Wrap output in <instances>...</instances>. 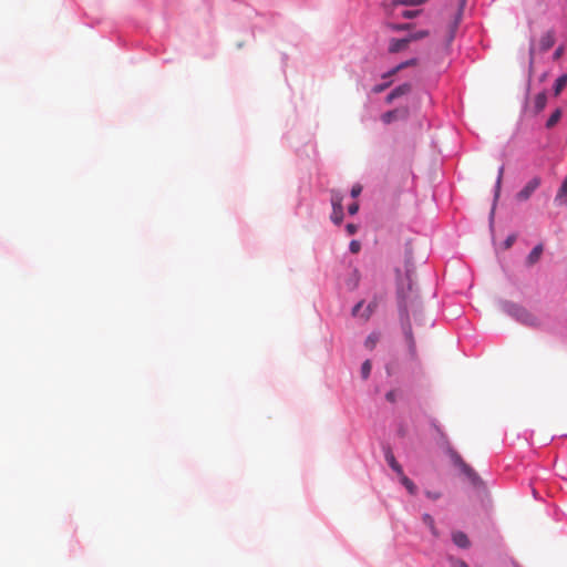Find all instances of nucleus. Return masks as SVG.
I'll return each mask as SVG.
<instances>
[{
	"instance_id": "f257e3e1",
	"label": "nucleus",
	"mask_w": 567,
	"mask_h": 567,
	"mask_svg": "<svg viewBox=\"0 0 567 567\" xmlns=\"http://www.w3.org/2000/svg\"><path fill=\"white\" fill-rule=\"evenodd\" d=\"M450 457L453 464L460 468V471L473 483L476 484L480 481L478 475L475 473V471L464 462V460L461 457V455L455 452H450Z\"/></svg>"
},
{
	"instance_id": "f03ea898",
	"label": "nucleus",
	"mask_w": 567,
	"mask_h": 567,
	"mask_svg": "<svg viewBox=\"0 0 567 567\" xmlns=\"http://www.w3.org/2000/svg\"><path fill=\"white\" fill-rule=\"evenodd\" d=\"M342 200H343V196L340 192L331 190V205H332L331 220L336 225H340L343 220Z\"/></svg>"
},
{
	"instance_id": "7ed1b4c3",
	"label": "nucleus",
	"mask_w": 567,
	"mask_h": 567,
	"mask_svg": "<svg viewBox=\"0 0 567 567\" xmlns=\"http://www.w3.org/2000/svg\"><path fill=\"white\" fill-rule=\"evenodd\" d=\"M540 178L533 177L523 188L517 193V199L520 202L527 200L532 194L539 187Z\"/></svg>"
},
{
	"instance_id": "20e7f679",
	"label": "nucleus",
	"mask_w": 567,
	"mask_h": 567,
	"mask_svg": "<svg viewBox=\"0 0 567 567\" xmlns=\"http://www.w3.org/2000/svg\"><path fill=\"white\" fill-rule=\"evenodd\" d=\"M513 316H515L520 322L528 324V326H536L537 324V318L526 311L523 308L519 307H513Z\"/></svg>"
},
{
	"instance_id": "39448f33",
	"label": "nucleus",
	"mask_w": 567,
	"mask_h": 567,
	"mask_svg": "<svg viewBox=\"0 0 567 567\" xmlns=\"http://www.w3.org/2000/svg\"><path fill=\"white\" fill-rule=\"evenodd\" d=\"M555 44V32L553 30L546 31L542 34L538 41V49L540 52L548 51Z\"/></svg>"
},
{
	"instance_id": "423d86ee",
	"label": "nucleus",
	"mask_w": 567,
	"mask_h": 567,
	"mask_svg": "<svg viewBox=\"0 0 567 567\" xmlns=\"http://www.w3.org/2000/svg\"><path fill=\"white\" fill-rule=\"evenodd\" d=\"M453 543L460 548H468L471 546V542L467 535L461 530H455L452 533Z\"/></svg>"
},
{
	"instance_id": "0eeeda50",
	"label": "nucleus",
	"mask_w": 567,
	"mask_h": 567,
	"mask_svg": "<svg viewBox=\"0 0 567 567\" xmlns=\"http://www.w3.org/2000/svg\"><path fill=\"white\" fill-rule=\"evenodd\" d=\"M409 44H410V41L408 40V38L391 39V41L389 43V52L390 53H398L400 51L405 50Z\"/></svg>"
},
{
	"instance_id": "6e6552de",
	"label": "nucleus",
	"mask_w": 567,
	"mask_h": 567,
	"mask_svg": "<svg viewBox=\"0 0 567 567\" xmlns=\"http://www.w3.org/2000/svg\"><path fill=\"white\" fill-rule=\"evenodd\" d=\"M411 91V84L404 83L396 86L388 96L386 102L391 103L393 100L408 94Z\"/></svg>"
},
{
	"instance_id": "1a4fd4ad",
	"label": "nucleus",
	"mask_w": 567,
	"mask_h": 567,
	"mask_svg": "<svg viewBox=\"0 0 567 567\" xmlns=\"http://www.w3.org/2000/svg\"><path fill=\"white\" fill-rule=\"evenodd\" d=\"M404 334H405V338H406V341H408V347H409L410 355H411L412 359H415L416 358V346H415V341H414V338H413L412 329H411L410 326H408L404 329Z\"/></svg>"
},
{
	"instance_id": "9d476101",
	"label": "nucleus",
	"mask_w": 567,
	"mask_h": 567,
	"mask_svg": "<svg viewBox=\"0 0 567 567\" xmlns=\"http://www.w3.org/2000/svg\"><path fill=\"white\" fill-rule=\"evenodd\" d=\"M555 202L558 205H567V176L556 194Z\"/></svg>"
},
{
	"instance_id": "9b49d317",
	"label": "nucleus",
	"mask_w": 567,
	"mask_h": 567,
	"mask_svg": "<svg viewBox=\"0 0 567 567\" xmlns=\"http://www.w3.org/2000/svg\"><path fill=\"white\" fill-rule=\"evenodd\" d=\"M416 64H417V59H410L405 62L398 64L395 68L390 70L386 74H384L383 78L392 76L403 69L409 68V66H414Z\"/></svg>"
},
{
	"instance_id": "f8f14e48",
	"label": "nucleus",
	"mask_w": 567,
	"mask_h": 567,
	"mask_svg": "<svg viewBox=\"0 0 567 567\" xmlns=\"http://www.w3.org/2000/svg\"><path fill=\"white\" fill-rule=\"evenodd\" d=\"M422 520L429 527V529L431 530V534L435 538H439L440 537V532H439V529L435 526L434 518L430 514H423Z\"/></svg>"
},
{
	"instance_id": "ddd939ff",
	"label": "nucleus",
	"mask_w": 567,
	"mask_h": 567,
	"mask_svg": "<svg viewBox=\"0 0 567 567\" xmlns=\"http://www.w3.org/2000/svg\"><path fill=\"white\" fill-rule=\"evenodd\" d=\"M542 254H543V245L539 244V245L535 246L533 248V250L529 252V255L527 257V264L529 266L536 264L540 259Z\"/></svg>"
},
{
	"instance_id": "4468645a",
	"label": "nucleus",
	"mask_w": 567,
	"mask_h": 567,
	"mask_svg": "<svg viewBox=\"0 0 567 567\" xmlns=\"http://www.w3.org/2000/svg\"><path fill=\"white\" fill-rule=\"evenodd\" d=\"M386 462L390 465V467L399 475L403 476V468L402 466L396 462L394 455L392 453H388L385 455Z\"/></svg>"
},
{
	"instance_id": "2eb2a0df",
	"label": "nucleus",
	"mask_w": 567,
	"mask_h": 567,
	"mask_svg": "<svg viewBox=\"0 0 567 567\" xmlns=\"http://www.w3.org/2000/svg\"><path fill=\"white\" fill-rule=\"evenodd\" d=\"M566 85H567V74H563L555 82V85H554L555 96H558L561 93V91L565 89Z\"/></svg>"
},
{
	"instance_id": "dca6fc26",
	"label": "nucleus",
	"mask_w": 567,
	"mask_h": 567,
	"mask_svg": "<svg viewBox=\"0 0 567 567\" xmlns=\"http://www.w3.org/2000/svg\"><path fill=\"white\" fill-rule=\"evenodd\" d=\"M547 104V95L545 92H540L535 96V110L536 112H540L545 109Z\"/></svg>"
},
{
	"instance_id": "f3484780",
	"label": "nucleus",
	"mask_w": 567,
	"mask_h": 567,
	"mask_svg": "<svg viewBox=\"0 0 567 567\" xmlns=\"http://www.w3.org/2000/svg\"><path fill=\"white\" fill-rule=\"evenodd\" d=\"M380 338L381 334L379 332H372L371 334H369L364 342L365 348H368L369 350H373L378 342L380 341Z\"/></svg>"
},
{
	"instance_id": "a211bd4d",
	"label": "nucleus",
	"mask_w": 567,
	"mask_h": 567,
	"mask_svg": "<svg viewBox=\"0 0 567 567\" xmlns=\"http://www.w3.org/2000/svg\"><path fill=\"white\" fill-rule=\"evenodd\" d=\"M561 117V110L560 109H556L551 115L549 116V118L547 120L546 122V127L547 128H551L554 127L560 120Z\"/></svg>"
},
{
	"instance_id": "6ab92c4d",
	"label": "nucleus",
	"mask_w": 567,
	"mask_h": 567,
	"mask_svg": "<svg viewBox=\"0 0 567 567\" xmlns=\"http://www.w3.org/2000/svg\"><path fill=\"white\" fill-rule=\"evenodd\" d=\"M399 298H400V309L405 316H408L409 297L404 293V291L402 289L399 290Z\"/></svg>"
},
{
	"instance_id": "aec40b11",
	"label": "nucleus",
	"mask_w": 567,
	"mask_h": 567,
	"mask_svg": "<svg viewBox=\"0 0 567 567\" xmlns=\"http://www.w3.org/2000/svg\"><path fill=\"white\" fill-rule=\"evenodd\" d=\"M398 110L388 111L381 116V120L384 124H390L398 118Z\"/></svg>"
},
{
	"instance_id": "412c9836",
	"label": "nucleus",
	"mask_w": 567,
	"mask_h": 567,
	"mask_svg": "<svg viewBox=\"0 0 567 567\" xmlns=\"http://www.w3.org/2000/svg\"><path fill=\"white\" fill-rule=\"evenodd\" d=\"M400 477H401V483L405 486L408 492L411 495H414L416 493V486L414 485V483L409 477H406L404 474H403V476H400Z\"/></svg>"
},
{
	"instance_id": "4be33fe9",
	"label": "nucleus",
	"mask_w": 567,
	"mask_h": 567,
	"mask_svg": "<svg viewBox=\"0 0 567 567\" xmlns=\"http://www.w3.org/2000/svg\"><path fill=\"white\" fill-rule=\"evenodd\" d=\"M427 0H393L392 6L396 7L399 4L403 6H420L425 3Z\"/></svg>"
},
{
	"instance_id": "5701e85b",
	"label": "nucleus",
	"mask_w": 567,
	"mask_h": 567,
	"mask_svg": "<svg viewBox=\"0 0 567 567\" xmlns=\"http://www.w3.org/2000/svg\"><path fill=\"white\" fill-rule=\"evenodd\" d=\"M372 364L370 360H365L361 365V377L367 380L370 377Z\"/></svg>"
},
{
	"instance_id": "b1692460",
	"label": "nucleus",
	"mask_w": 567,
	"mask_h": 567,
	"mask_svg": "<svg viewBox=\"0 0 567 567\" xmlns=\"http://www.w3.org/2000/svg\"><path fill=\"white\" fill-rule=\"evenodd\" d=\"M429 35V31L426 30H421V31H417V32H414V33H411L409 34L406 38L408 40L410 41V43L412 41H417V40H421L423 38H426Z\"/></svg>"
},
{
	"instance_id": "393cba45",
	"label": "nucleus",
	"mask_w": 567,
	"mask_h": 567,
	"mask_svg": "<svg viewBox=\"0 0 567 567\" xmlns=\"http://www.w3.org/2000/svg\"><path fill=\"white\" fill-rule=\"evenodd\" d=\"M461 10L458 11L454 22L452 23L451 25V31H450V38H449V41H452L453 38H454V33H455V30L457 29V25H458V22H460V19H461Z\"/></svg>"
},
{
	"instance_id": "a878e982",
	"label": "nucleus",
	"mask_w": 567,
	"mask_h": 567,
	"mask_svg": "<svg viewBox=\"0 0 567 567\" xmlns=\"http://www.w3.org/2000/svg\"><path fill=\"white\" fill-rule=\"evenodd\" d=\"M449 561L452 567H470L464 560L455 558V557H449Z\"/></svg>"
},
{
	"instance_id": "bb28decb",
	"label": "nucleus",
	"mask_w": 567,
	"mask_h": 567,
	"mask_svg": "<svg viewBox=\"0 0 567 567\" xmlns=\"http://www.w3.org/2000/svg\"><path fill=\"white\" fill-rule=\"evenodd\" d=\"M375 308H377L375 302L369 303L364 313L362 315V317H364V319L368 320L370 318V316L373 313V311L375 310Z\"/></svg>"
},
{
	"instance_id": "cd10ccee",
	"label": "nucleus",
	"mask_w": 567,
	"mask_h": 567,
	"mask_svg": "<svg viewBox=\"0 0 567 567\" xmlns=\"http://www.w3.org/2000/svg\"><path fill=\"white\" fill-rule=\"evenodd\" d=\"M349 249L352 254H358L361 249V244L358 240H352L349 245Z\"/></svg>"
},
{
	"instance_id": "c85d7f7f",
	"label": "nucleus",
	"mask_w": 567,
	"mask_h": 567,
	"mask_svg": "<svg viewBox=\"0 0 567 567\" xmlns=\"http://www.w3.org/2000/svg\"><path fill=\"white\" fill-rule=\"evenodd\" d=\"M419 13V10H405L402 12V17L405 19H412L415 18Z\"/></svg>"
},
{
	"instance_id": "c756f323",
	"label": "nucleus",
	"mask_w": 567,
	"mask_h": 567,
	"mask_svg": "<svg viewBox=\"0 0 567 567\" xmlns=\"http://www.w3.org/2000/svg\"><path fill=\"white\" fill-rule=\"evenodd\" d=\"M503 174H504V167L502 166L499 168V171H498V176H497V181H496V196H498V192H499V188H501Z\"/></svg>"
},
{
	"instance_id": "7c9ffc66",
	"label": "nucleus",
	"mask_w": 567,
	"mask_h": 567,
	"mask_svg": "<svg viewBox=\"0 0 567 567\" xmlns=\"http://www.w3.org/2000/svg\"><path fill=\"white\" fill-rule=\"evenodd\" d=\"M346 229H347V233H348L349 235H354V234L357 233V230H358V227H357V225H354V224H348V225L346 226Z\"/></svg>"
},
{
	"instance_id": "2f4dec72",
	"label": "nucleus",
	"mask_w": 567,
	"mask_h": 567,
	"mask_svg": "<svg viewBox=\"0 0 567 567\" xmlns=\"http://www.w3.org/2000/svg\"><path fill=\"white\" fill-rule=\"evenodd\" d=\"M359 210V205L358 203H353L351 204L349 207H348V212L350 215H355Z\"/></svg>"
},
{
	"instance_id": "473e14b6",
	"label": "nucleus",
	"mask_w": 567,
	"mask_h": 567,
	"mask_svg": "<svg viewBox=\"0 0 567 567\" xmlns=\"http://www.w3.org/2000/svg\"><path fill=\"white\" fill-rule=\"evenodd\" d=\"M361 190H362V187H361L360 185H354V186L352 187V189H351V196H352V197H357V196H359V195H360V193H361Z\"/></svg>"
},
{
	"instance_id": "72a5a7b5",
	"label": "nucleus",
	"mask_w": 567,
	"mask_h": 567,
	"mask_svg": "<svg viewBox=\"0 0 567 567\" xmlns=\"http://www.w3.org/2000/svg\"><path fill=\"white\" fill-rule=\"evenodd\" d=\"M563 54H564V48L563 47L557 48L556 51L554 52V60L560 59V56Z\"/></svg>"
},
{
	"instance_id": "f704fd0d",
	"label": "nucleus",
	"mask_w": 567,
	"mask_h": 567,
	"mask_svg": "<svg viewBox=\"0 0 567 567\" xmlns=\"http://www.w3.org/2000/svg\"><path fill=\"white\" fill-rule=\"evenodd\" d=\"M362 306H363V301L358 302V303L353 307V309H352V316H358V315H359L360 309L362 308Z\"/></svg>"
},
{
	"instance_id": "c9c22d12",
	"label": "nucleus",
	"mask_w": 567,
	"mask_h": 567,
	"mask_svg": "<svg viewBox=\"0 0 567 567\" xmlns=\"http://www.w3.org/2000/svg\"><path fill=\"white\" fill-rule=\"evenodd\" d=\"M411 28V24L409 23H405V24H395L392 27L393 30H408Z\"/></svg>"
},
{
	"instance_id": "e433bc0d",
	"label": "nucleus",
	"mask_w": 567,
	"mask_h": 567,
	"mask_svg": "<svg viewBox=\"0 0 567 567\" xmlns=\"http://www.w3.org/2000/svg\"><path fill=\"white\" fill-rule=\"evenodd\" d=\"M386 400L390 402H394L396 398L395 391H389L385 395Z\"/></svg>"
},
{
	"instance_id": "4c0bfd02",
	"label": "nucleus",
	"mask_w": 567,
	"mask_h": 567,
	"mask_svg": "<svg viewBox=\"0 0 567 567\" xmlns=\"http://www.w3.org/2000/svg\"><path fill=\"white\" fill-rule=\"evenodd\" d=\"M515 239L516 237L514 235L507 237V239L505 240V247L509 248L514 244Z\"/></svg>"
},
{
	"instance_id": "58836bf2",
	"label": "nucleus",
	"mask_w": 567,
	"mask_h": 567,
	"mask_svg": "<svg viewBox=\"0 0 567 567\" xmlns=\"http://www.w3.org/2000/svg\"><path fill=\"white\" fill-rule=\"evenodd\" d=\"M388 85H389L388 83L377 85V86H374V87H373V92H374V93H380V92H382L385 87H388Z\"/></svg>"
},
{
	"instance_id": "ea45409f",
	"label": "nucleus",
	"mask_w": 567,
	"mask_h": 567,
	"mask_svg": "<svg viewBox=\"0 0 567 567\" xmlns=\"http://www.w3.org/2000/svg\"><path fill=\"white\" fill-rule=\"evenodd\" d=\"M534 52H535V47L532 44V45H530V49H529V54H530V56H533Z\"/></svg>"
},
{
	"instance_id": "a19ab883",
	"label": "nucleus",
	"mask_w": 567,
	"mask_h": 567,
	"mask_svg": "<svg viewBox=\"0 0 567 567\" xmlns=\"http://www.w3.org/2000/svg\"><path fill=\"white\" fill-rule=\"evenodd\" d=\"M408 280H409V290H412V281H411L410 277H408Z\"/></svg>"
},
{
	"instance_id": "79ce46f5",
	"label": "nucleus",
	"mask_w": 567,
	"mask_h": 567,
	"mask_svg": "<svg viewBox=\"0 0 567 567\" xmlns=\"http://www.w3.org/2000/svg\"><path fill=\"white\" fill-rule=\"evenodd\" d=\"M391 2H393V0H391ZM389 6H391V7H392V9H394V8H395V7H393V6H392V3H390Z\"/></svg>"
}]
</instances>
